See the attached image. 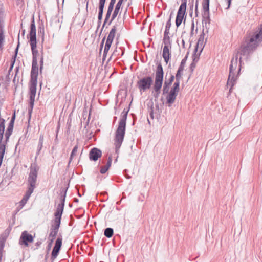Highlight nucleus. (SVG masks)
Instances as JSON below:
<instances>
[{"instance_id":"obj_32","label":"nucleus","mask_w":262,"mask_h":262,"mask_svg":"<svg viewBox=\"0 0 262 262\" xmlns=\"http://www.w3.org/2000/svg\"><path fill=\"white\" fill-rule=\"evenodd\" d=\"M187 59V55H186L181 61V64L179 67V69L184 70L185 64L186 63V61Z\"/></svg>"},{"instance_id":"obj_4","label":"nucleus","mask_w":262,"mask_h":262,"mask_svg":"<svg viewBox=\"0 0 262 262\" xmlns=\"http://www.w3.org/2000/svg\"><path fill=\"white\" fill-rule=\"evenodd\" d=\"M127 116V112H126L121 116L118 123V127L115 132V145L116 150L120 148L124 140L126 129Z\"/></svg>"},{"instance_id":"obj_1","label":"nucleus","mask_w":262,"mask_h":262,"mask_svg":"<svg viewBox=\"0 0 262 262\" xmlns=\"http://www.w3.org/2000/svg\"><path fill=\"white\" fill-rule=\"evenodd\" d=\"M261 41L262 24L253 35L246 40V45L241 47L238 53L231 60L227 83V87H229V93L231 92L233 86L236 83L237 76L241 71L242 56L247 59L259 46Z\"/></svg>"},{"instance_id":"obj_10","label":"nucleus","mask_w":262,"mask_h":262,"mask_svg":"<svg viewBox=\"0 0 262 262\" xmlns=\"http://www.w3.org/2000/svg\"><path fill=\"white\" fill-rule=\"evenodd\" d=\"M5 36L4 34V10L0 8V51L3 49Z\"/></svg>"},{"instance_id":"obj_50","label":"nucleus","mask_w":262,"mask_h":262,"mask_svg":"<svg viewBox=\"0 0 262 262\" xmlns=\"http://www.w3.org/2000/svg\"><path fill=\"white\" fill-rule=\"evenodd\" d=\"M202 37H203H203H204V34H202V35L201 36L200 38H201V37H202Z\"/></svg>"},{"instance_id":"obj_38","label":"nucleus","mask_w":262,"mask_h":262,"mask_svg":"<svg viewBox=\"0 0 262 262\" xmlns=\"http://www.w3.org/2000/svg\"><path fill=\"white\" fill-rule=\"evenodd\" d=\"M227 2V7L226 9H229L230 7L232 0H225Z\"/></svg>"},{"instance_id":"obj_30","label":"nucleus","mask_w":262,"mask_h":262,"mask_svg":"<svg viewBox=\"0 0 262 262\" xmlns=\"http://www.w3.org/2000/svg\"><path fill=\"white\" fill-rule=\"evenodd\" d=\"M78 145H75L74 146V147L73 148V149L72 151V152L71 154V155H70V161H71L74 158V157L76 155L77 150H78Z\"/></svg>"},{"instance_id":"obj_11","label":"nucleus","mask_w":262,"mask_h":262,"mask_svg":"<svg viewBox=\"0 0 262 262\" xmlns=\"http://www.w3.org/2000/svg\"><path fill=\"white\" fill-rule=\"evenodd\" d=\"M36 32L35 29V25H34V98L36 93V85L37 84V75L38 73V67L37 65V61L36 57H35L36 51L35 50V47H36Z\"/></svg>"},{"instance_id":"obj_43","label":"nucleus","mask_w":262,"mask_h":262,"mask_svg":"<svg viewBox=\"0 0 262 262\" xmlns=\"http://www.w3.org/2000/svg\"><path fill=\"white\" fill-rule=\"evenodd\" d=\"M49 241V243L48 244V247L49 248H50L52 246L53 241Z\"/></svg>"},{"instance_id":"obj_31","label":"nucleus","mask_w":262,"mask_h":262,"mask_svg":"<svg viewBox=\"0 0 262 262\" xmlns=\"http://www.w3.org/2000/svg\"><path fill=\"white\" fill-rule=\"evenodd\" d=\"M171 84L169 83L167 81H165L164 83V86L163 88V94L167 93L169 91V86Z\"/></svg>"},{"instance_id":"obj_8","label":"nucleus","mask_w":262,"mask_h":262,"mask_svg":"<svg viewBox=\"0 0 262 262\" xmlns=\"http://www.w3.org/2000/svg\"><path fill=\"white\" fill-rule=\"evenodd\" d=\"M153 83V80L151 76L142 77L137 81L136 86L141 94L149 90Z\"/></svg>"},{"instance_id":"obj_14","label":"nucleus","mask_w":262,"mask_h":262,"mask_svg":"<svg viewBox=\"0 0 262 262\" xmlns=\"http://www.w3.org/2000/svg\"><path fill=\"white\" fill-rule=\"evenodd\" d=\"M202 17L206 21L209 20V0H203Z\"/></svg>"},{"instance_id":"obj_47","label":"nucleus","mask_w":262,"mask_h":262,"mask_svg":"<svg viewBox=\"0 0 262 262\" xmlns=\"http://www.w3.org/2000/svg\"><path fill=\"white\" fill-rule=\"evenodd\" d=\"M117 48H116V49L114 51V52H113V54H112V56H113V55L116 56V55H117V54H116V52H117Z\"/></svg>"},{"instance_id":"obj_39","label":"nucleus","mask_w":262,"mask_h":262,"mask_svg":"<svg viewBox=\"0 0 262 262\" xmlns=\"http://www.w3.org/2000/svg\"><path fill=\"white\" fill-rule=\"evenodd\" d=\"M174 77L173 75H171L168 81H167V82L170 83V84H171L172 82H173V81L174 80Z\"/></svg>"},{"instance_id":"obj_16","label":"nucleus","mask_w":262,"mask_h":262,"mask_svg":"<svg viewBox=\"0 0 262 262\" xmlns=\"http://www.w3.org/2000/svg\"><path fill=\"white\" fill-rule=\"evenodd\" d=\"M102 155V152L100 150L96 148H92L89 154V158L91 160L97 161Z\"/></svg>"},{"instance_id":"obj_5","label":"nucleus","mask_w":262,"mask_h":262,"mask_svg":"<svg viewBox=\"0 0 262 262\" xmlns=\"http://www.w3.org/2000/svg\"><path fill=\"white\" fill-rule=\"evenodd\" d=\"M164 72L162 65L159 63L156 70L155 78L154 83V96L158 98L161 92V89L163 82Z\"/></svg>"},{"instance_id":"obj_49","label":"nucleus","mask_w":262,"mask_h":262,"mask_svg":"<svg viewBox=\"0 0 262 262\" xmlns=\"http://www.w3.org/2000/svg\"><path fill=\"white\" fill-rule=\"evenodd\" d=\"M88 2H87V4H86V9L87 10L88 9Z\"/></svg>"},{"instance_id":"obj_21","label":"nucleus","mask_w":262,"mask_h":262,"mask_svg":"<svg viewBox=\"0 0 262 262\" xmlns=\"http://www.w3.org/2000/svg\"><path fill=\"white\" fill-rule=\"evenodd\" d=\"M106 0H100L99 1V13H98V19L101 20L102 18L103 8L105 5V2Z\"/></svg>"},{"instance_id":"obj_36","label":"nucleus","mask_w":262,"mask_h":262,"mask_svg":"<svg viewBox=\"0 0 262 262\" xmlns=\"http://www.w3.org/2000/svg\"><path fill=\"white\" fill-rule=\"evenodd\" d=\"M5 241L3 238H0V251H4Z\"/></svg>"},{"instance_id":"obj_20","label":"nucleus","mask_w":262,"mask_h":262,"mask_svg":"<svg viewBox=\"0 0 262 262\" xmlns=\"http://www.w3.org/2000/svg\"><path fill=\"white\" fill-rule=\"evenodd\" d=\"M112 162V159L111 156H109L107 159V163L105 165L101 167L100 169V173L102 174H104L106 173V172L108 170L109 168L111 167Z\"/></svg>"},{"instance_id":"obj_46","label":"nucleus","mask_w":262,"mask_h":262,"mask_svg":"<svg viewBox=\"0 0 262 262\" xmlns=\"http://www.w3.org/2000/svg\"><path fill=\"white\" fill-rule=\"evenodd\" d=\"M116 0H111L110 2V4H112V5H114L115 4V2H116Z\"/></svg>"},{"instance_id":"obj_17","label":"nucleus","mask_w":262,"mask_h":262,"mask_svg":"<svg viewBox=\"0 0 262 262\" xmlns=\"http://www.w3.org/2000/svg\"><path fill=\"white\" fill-rule=\"evenodd\" d=\"M19 45V43L18 42L17 47L15 50V55L13 56V57L12 58L11 64V66L10 67V69L9 70L8 73L6 75V77H5V81H6V84H8V82H9L10 80V78L9 77V75H10V72L12 70L13 65L14 64V62L15 61V58L17 56Z\"/></svg>"},{"instance_id":"obj_51","label":"nucleus","mask_w":262,"mask_h":262,"mask_svg":"<svg viewBox=\"0 0 262 262\" xmlns=\"http://www.w3.org/2000/svg\"><path fill=\"white\" fill-rule=\"evenodd\" d=\"M182 3H183V2H184V0H182Z\"/></svg>"},{"instance_id":"obj_15","label":"nucleus","mask_w":262,"mask_h":262,"mask_svg":"<svg viewBox=\"0 0 262 262\" xmlns=\"http://www.w3.org/2000/svg\"><path fill=\"white\" fill-rule=\"evenodd\" d=\"M162 57L166 63H168L171 57V45H164L163 48Z\"/></svg>"},{"instance_id":"obj_23","label":"nucleus","mask_w":262,"mask_h":262,"mask_svg":"<svg viewBox=\"0 0 262 262\" xmlns=\"http://www.w3.org/2000/svg\"><path fill=\"white\" fill-rule=\"evenodd\" d=\"M116 32V26H113L108 34V35L106 39V41L113 42L114 37L115 36Z\"/></svg>"},{"instance_id":"obj_12","label":"nucleus","mask_w":262,"mask_h":262,"mask_svg":"<svg viewBox=\"0 0 262 262\" xmlns=\"http://www.w3.org/2000/svg\"><path fill=\"white\" fill-rule=\"evenodd\" d=\"M62 238L58 237L55 241V244L51 254L52 259H55L58 255L59 252L62 246Z\"/></svg>"},{"instance_id":"obj_33","label":"nucleus","mask_w":262,"mask_h":262,"mask_svg":"<svg viewBox=\"0 0 262 262\" xmlns=\"http://www.w3.org/2000/svg\"><path fill=\"white\" fill-rule=\"evenodd\" d=\"M183 71V70L178 69L177 74H176V81L180 82V79L181 78L182 73Z\"/></svg>"},{"instance_id":"obj_29","label":"nucleus","mask_w":262,"mask_h":262,"mask_svg":"<svg viewBox=\"0 0 262 262\" xmlns=\"http://www.w3.org/2000/svg\"><path fill=\"white\" fill-rule=\"evenodd\" d=\"M113 232H114V231H113V229L112 228H107L104 230V234L106 237H107L108 238H110L113 236Z\"/></svg>"},{"instance_id":"obj_28","label":"nucleus","mask_w":262,"mask_h":262,"mask_svg":"<svg viewBox=\"0 0 262 262\" xmlns=\"http://www.w3.org/2000/svg\"><path fill=\"white\" fill-rule=\"evenodd\" d=\"M163 43L164 45H171V41L169 35H164L163 39Z\"/></svg>"},{"instance_id":"obj_34","label":"nucleus","mask_w":262,"mask_h":262,"mask_svg":"<svg viewBox=\"0 0 262 262\" xmlns=\"http://www.w3.org/2000/svg\"><path fill=\"white\" fill-rule=\"evenodd\" d=\"M43 142V136H40L39 138V143H38V149H37L38 150V152L40 151V150L41 149V148L42 147Z\"/></svg>"},{"instance_id":"obj_45","label":"nucleus","mask_w":262,"mask_h":262,"mask_svg":"<svg viewBox=\"0 0 262 262\" xmlns=\"http://www.w3.org/2000/svg\"><path fill=\"white\" fill-rule=\"evenodd\" d=\"M3 251H0V262L2 261Z\"/></svg>"},{"instance_id":"obj_41","label":"nucleus","mask_w":262,"mask_h":262,"mask_svg":"<svg viewBox=\"0 0 262 262\" xmlns=\"http://www.w3.org/2000/svg\"><path fill=\"white\" fill-rule=\"evenodd\" d=\"M170 34V29H165L164 33V35H169Z\"/></svg>"},{"instance_id":"obj_7","label":"nucleus","mask_w":262,"mask_h":262,"mask_svg":"<svg viewBox=\"0 0 262 262\" xmlns=\"http://www.w3.org/2000/svg\"><path fill=\"white\" fill-rule=\"evenodd\" d=\"M29 105L28 107V125L27 126V131L25 134V138L27 139L29 137L28 135L29 127L30 126V120L31 119L32 111L33 110V62H32L31 69L30 71V80L29 81Z\"/></svg>"},{"instance_id":"obj_3","label":"nucleus","mask_w":262,"mask_h":262,"mask_svg":"<svg viewBox=\"0 0 262 262\" xmlns=\"http://www.w3.org/2000/svg\"><path fill=\"white\" fill-rule=\"evenodd\" d=\"M15 119V113H14L5 133V120L2 117L0 114V148L6 149V144L13 132Z\"/></svg>"},{"instance_id":"obj_13","label":"nucleus","mask_w":262,"mask_h":262,"mask_svg":"<svg viewBox=\"0 0 262 262\" xmlns=\"http://www.w3.org/2000/svg\"><path fill=\"white\" fill-rule=\"evenodd\" d=\"M32 242H33V236L28 233L26 231L23 232L19 239V244L28 246V243Z\"/></svg>"},{"instance_id":"obj_40","label":"nucleus","mask_w":262,"mask_h":262,"mask_svg":"<svg viewBox=\"0 0 262 262\" xmlns=\"http://www.w3.org/2000/svg\"><path fill=\"white\" fill-rule=\"evenodd\" d=\"M195 67V63L194 61L192 62L190 64V68L192 71H193L194 68Z\"/></svg>"},{"instance_id":"obj_19","label":"nucleus","mask_w":262,"mask_h":262,"mask_svg":"<svg viewBox=\"0 0 262 262\" xmlns=\"http://www.w3.org/2000/svg\"><path fill=\"white\" fill-rule=\"evenodd\" d=\"M177 94L173 92H169L166 97V103L168 104L169 106H171V104L174 103Z\"/></svg>"},{"instance_id":"obj_25","label":"nucleus","mask_w":262,"mask_h":262,"mask_svg":"<svg viewBox=\"0 0 262 262\" xmlns=\"http://www.w3.org/2000/svg\"><path fill=\"white\" fill-rule=\"evenodd\" d=\"M112 44V42L106 41L105 46H104V49L103 51V59L104 60L106 56L107 53L111 47V45Z\"/></svg>"},{"instance_id":"obj_18","label":"nucleus","mask_w":262,"mask_h":262,"mask_svg":"<svg viewBox=\"0 0 262 262\" xmlns=\"http://www.w3.org/2000/svg\"><path fill=\"white\" fill-rule=\"evenodd\" d=\"M124 0H119L117 2L115 10L113 13V14L112 15L111 19L110 20V23H111L113 20L115 19V18L117 17V15L119 13V12L120 11V9L121 8V5L122 4V3Z\"/></svg>"},{"instance_id":"obj_6","label":"nucleus","mask_w":262,"mask_h":262,"mask_svg":"<svg viewBox=\"0 0 262 262\" xmlns=\"http://www.w3.org/2000/svg\"><path fill=\"white\" fill-rule=\"evenodd\" d=\"M29 187L25 192L22 200L19 202V206L17 207L16 211L18 212L26 204L27 201L33 192V163L30 166V173L28 177Z\"/></svg>"},{"instance_id":"obj_9","label":"nucleus","mask_w":262,"mask_h":262,"mask_svg":"<svg viewBox=\"0 0 262 262\" xmlns=\"http://www.w3.org/2000/svg\"><path fill=\"white\" fill-rule=\"evenodd\" d=\"M186 1L184 0L183 3H181L179 8L176 19V25L177 27H179L182 22H183L184 24L185 23L186 18Z\"/></svg>"},{"instance_id":"obj_22","label":"nucleus","mask_w":262,"mask_h":262,"mask_svg":"<svg viewBox=\"0 0 262 262\" xmlns=\"http://www.w3.org/2000/svg\"><path fill=\"white\" fill-rule=\"evenodd\" d=\"M30 32H29V43L31 47V50L32 53H33V16L31 18L30 25Z\"/></svg>"},{"instance_id":"obj_48","label":"nucleus","mask_w":262,"mask_h":262,"mask_svg":"<svg viewBox=\"0 0 262 262\" xmlns=\"http://www.w3.org/2000/svg\"><path fill=\"white\" fill-rule=\"evenodd\" d=\"M197 10H198V3H196V4H195V12H197Z\"/></svg>"},{"instance_id":"obj_26","label":"nucleus","mask_w":262,"mask_h":262,"mask_svg":"<svg viewBox=\"0 0 262 262\" xmlns=\"http://www.w3.org/2000/svg\"><path fill=\"white\" fill-rule=\"evenodd\" d=\"M180 89V82L176 81V82L173 84V87L171 88L170 92H173L174 94H177L178 95V93L179 92Z\"/></svg>"},{"instance_id":"obj_2","label":"nucleus","mask_w":262,"mask_h":262,"mask_svg":"<svg viewBox=\"0 0 262 262\" xmlns=\"http://www.w3.org/2000/svg\"><path fill=\"white\" fill-rule=\"evenodd\" d=\"M66 196V190L61 192L60 197V203L57 205L56 211L54 213L55 219L52 224L50 232L48 238L49 241H54L58 232L61 216L63 211Z\"/></svg>"},{"instance_id":"obj_27","label":"nucleus","mask_w":262,"mask_h":262,"mask_svg":"<svg viewBox=\"0 0 262 262\" xmlns=\"http://www.w3.org/2000/svg\"><path fill=\"white\" fill-rule=\"evenodd\" d=\"M114 5L109 4V6H108V7L107 9V13H106L105 18V21H104L105 23H106V21L108 20V19L110 17V16L111 15V13H112V11L114 8Z\"/></svg>"},{"instance_id":"obj_44","label":"nucleus","mask_w":262,"mask_h":262,"mask_svg":"<svg viewBox=\"0 0 262 262\" xmlns=\"http://www.w3.org/2000/svg\"><path fill=\"white\" fill-rule=\"evenodd\" d=\"M104 40H105V37L103 38V39H102V40L101 41V50L102 49V48L103 47V43L104 42Z\"/></svg>"},{"instance_id":"obj_37","label":"nucleus","mask_w":262,"mask_h":262,"mask_svg":"<svg viewBox=\"0 0 262 262\" xmlns=\"http://www.w3.org/2000/svg\"><path fill=\"white\" fill-rule=\"evenodd\" d=\"M171 26L170 18L167 21L165 26V29H170Z\"/></svg>"},{"instance_id":"obj_24","label":"nucleus","mask_w":262,"mask_h":262,"mask_svg":"<svg viewBox=\"0 0 262 262\" xmlns=\"http://www.w3.org/2000/svg\"><path fill=\"white\" fill-rule=\"evenodd\" d=\"M116 32V26H113L108 34V35L106 39V41L113 42L114 37L115 36Z\"/></svg>"},{"instance_id":"obj_35","label":"nucleus","mask_w":262,"mask_h":262,"mask_svg":"<svg viewBox=\"0 0 262 262\" xmlns=\"http://www.w3.org/2000/svg\"><path fill=\"white\" fill-rule=\"evenodd\" d=\"M38 169H39L38 167L34 166V173H33V175H34V184L35 183V179L37 178V171L38 170Z\"/></svg>"},{"instance_id":"obj_42","label":"nucleus","mask_w":262,"mask_h":262,"mask_svg":"<svg viewBox=\"0 0 262 262\" xmlns=\"http://www.w3.org/2000/svg\"><path fill=\"white\" fill-rule=\"evenodd\" d=\"M40 71H41L42 67H43V58L42 57L40 58Z\"/></svg>"}]
</instances>
